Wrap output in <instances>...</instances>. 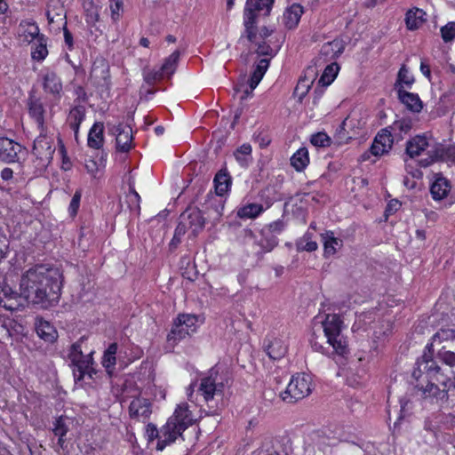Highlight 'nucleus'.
<instances>
[{"instance_id": "obj_13", "label": "nucleus", "mask_w": 455, "mask_h": 455, "mask_svg": "<svg viewBox=\"0 0 455 455\" xmlns=\"http://www.w3.org/2000/svg\"><path fill=\"white\" fill-rule=\"evenodd\" d=\"M112 132L116 134V149L119 152L126 153L132 148V128L122 124L112 128Z\"/></svg>"}, {"instance_id": "obj_27", "label": "nucleus", "mask_w": 455, "mask_h": 455, "mask_svg": "<svg viewBox=\"0 0 455 455\" xmlns=\"http://www.w3.org/2000/svg\"><path fill=\"white\" fill-rule=\"evenodd\" d=\"M425 12L423 10L415 8L409 10L406 12L405 16V23L406 27L409 30H416L418 29L425 21L424 16Z\"/></svg>"}, {"instance_id": "obj_25", "label": "nucleus", "mask_w": 455, "mask_h": 455, "mask_svg": "<svg viewBox=\"0 0 455 455\" xmlns=\"http://www.w3.org/2000/svg\"><path fill=\"white\" fill-rule=\"evenodd\" d=\"M267 355L272 360H279L283 358L287 352V346L283 340L279 339H274L270 340L265 348Z\"/></svg>"}, {"instance_id": "obj_18", "label": "nucleus", "mask_w": 455, "mask_h": 455, "mask_svg": "<svg viewBox=\"0 0 455 455\" xmlns=\"http://www.w3.org/2000/svg\"><path fill=\"white\" fill-rule=\"evenodd\" d=\"M399 100L412 112L419 113L423 108L422 101L416 93L409 92L403 88L397 92Z\"/></svg>"}, {"instance_id": "obj_14", "label": "nucleus", "mask_w": 455, "mask_h": 455, "mask_svg": "<svg viewBox=\"0 0 455 455\" xmlns=\"http://www.w3.org/2000/svg\"><path fill=\"white\" fill-rule=\"evenodd\" d=\"M43 88L46 93L60 99L62 92V83L59 76L51 70H45L42 74Z\"/></svg>"}, {"instance_id": "obj_34", "label": "nucleus", "mask_w": 455, "mask_h": 455, "mask_svg": "<svg viewBox=\"0 0 455 455\" xmlns=\"http://www.w3.org/2000/svg\"><path fill=\"white\" fill-rule=\"evenodd\" d=\"M413 83L414 77L412 75L410 74L409 68L406 67V65H402L397 74V79L395 84V89L396 90V92H398L399 88L404 89V85L407 86L408 88H411Z\"/></svg>"}, {"instance_id": "obj_36", "label": "nucleus", "mask_w": 455, "mask_h": 455, "mask_svg": "<svg viewBox=\"0 0 455 455\" xmlns=\"http://www.w3.org/2000/svg\"><path fill=\"white\" fill-rule=\"evenodd\" d=\"M20 28H22L23 35L28 43L36 41L43 35L36 22L21 21Z\"/></svg>"}, {"instance_id": "obj_59", "label": "nucleus", "mask_w": 455, "mask_h": 455, "mask_svg": "<svg viewBox=\"0 0 455 455\" xmlns=\"http://www.w3.org/2000/svg\"><path fill=\"white\" fill-rule=\"evenodd\" d=\"M400 207H401V203L397 199L390 200L386 207V210H385L386 219H387L389 215H392L395 212H396Z\"/></svg>"}, {"instance_id": "obj_31", "label": "nucleus", "mask_w": 455, "mask_h": 455, "mask_svg": "<svg viewBox=\"0 0 455 455\" xmlns=\"http://www.w3.org/2000/svg\"><path fill=\"white\" fill-rule=\"evenodd\" d=\"M37 335L46 342H53L57 338V331L46 321H39L36 325Z\"/></svg>"}, {"instance_id": "obj_17", "label": "nucleus", "mask_w": 455, "mask_h": 455, "mask_svg": "<svg viewBox=\"0 0 455 455\" xmlns=\"http://www.w3.org/2000/svg\"><path fill=\"white\" fill-rule=\"evenodd\" d=\"M71 362L74 365L73 374L75 380H82L86 371L90 368V365L92 364V359L90 355L84 356L83 353H78L73 356V360H71Z\"/></svg>"}, {"instance_id": "obj_28", "label": "nucleus", "mask_w": 455, "mask_h": 455, "mask_svg": "<svg viewBox=\"0 0 455 455\" xmlns=\"http://www.w3.org/2000/svg\"><path fill=\"white\" fill-rule=\"evenodd\" d=\"M450 188L449 181L445 178H437L430 188L433 199L441 200L444 198L448 195Z\"/></svg>"}, {"instance_id": "obj_5", "label": "nucleus", "mask_w": 455, "mask_h": 455, "mask_svg": "<svg viewBox=\"0 0 455 455\" xmlns=\"http://www.w3.org/2000/svg\"><path fill=\"white\" fill-rule=\"evenodd\" d=\"M180 222L187 229H191L194 235H196L204 229L205 219L198 208L188 207L180 214Z\"/></svg>"}, {"instance_id": "obj_54", "label": "nucleus", "mask_w": 455, "mask_h": 455, "mask_svg": "<svg viewBox=\"0 0 455 455\" xmlns=\"http://www.w3.org/2000/svg\"><path fill=\"white\" fill-rule=\"evenodd\" d=\"M81 197H82L81 191L76 190L71 199V202H70L69 207H68L69 215L71 217H75L77 214L79 205H80Z\"/></svg>"}, {"instance_id": "obj_15", "label": "nucleus", "mask_w": 455, "mask_h": 455, "mask_svg": "<svg viewBox=\"0 0 455 455\" xmlns=\"http://www.w3.org/2000/svg\"><path fill=\"white\" fill-rule=\"evenodd\" d=\"M129 413L132 419H147L151 414V403L148 399L137 397L131 402Z\"/></svg>"}, {"instance_id": "obj_47", "label": "nucleus", "mask_w": 455, "mask_h": 455, "mask_svg": "<svg viewBox=\"0 0 455 455\" xmlns=\"http://www.w3.org/2000/svg\"><path fill=\"white\" fill-rule=\"evenodd\" d=\"M187 230L188 229L180 222H179L175 228L173 237L169 243L171 251H173L178 247L181 242V237L186 234Z\"/></svg>"}, {"instance_id": "obj_39", "label": "nucleus", "mask_w": 455, "mask_h": 455, "mask_svg": "<svg viewBox=\"0 0 455 455\" xmlns=\"http://www.w3.org/2000/svg\"><path fill=\"white\" fill-rule=\"evenodd\" d=\"M323 240L324 253L326 255H333L337 251V248L342 245V241L334 237L333 232L329 231L322 235Z\"/></svg>"}, {"instance_id": "obj_23", "label": "nucleus", "mask_w": 455, "mask_h": 455, "mask_svg": "<svg viewBox=\"0 0 455 455\" xmlns=\"http://www.w3.org/2000/svg\"><path fill=\"white\" fill-rule=\"evenodd\" d=\"M28 108L31 117L36 120L38 126L42 127L44 122V108L41 100L30 95L28 100Z\"/></svg>"}, {"instance_id": "obj_58", "label": "nucleus", "mask_w": 455, "mask_h": 455, "mask_svg": "<svg viewBox=\"0 0 455 455\" xmlns=\"http://www.w3.org/2000/svg\"><path fill=\"white\" fill-rule=\"evenodd\" d=\"M54 435L57 436H65L68 432V427H66L63 419L61 418L58 419L54 424L53 428Z\"/></svg>"}, {"instance_id": "obj_52", "label": "nucleus", "mask_w": 455, "mask_h": 455, "mask_svg": "<svg viewBox=\"0 0 455 455\" xmlns=\"http://www.w3.org/2000/svg\"><path fill=\"white\" fill-rule=\"evenodd\" d=\"M389 129L393 132H399L400 136L402 133H407L411 129V122L407 119L397 120L393 123Z\"/></svg>"}, {"instance_id": "obj_63", "label": "nucleus", "mask_w": 455, "mask_h": 455, "mask_svg": "<svg viewBox=\"0 0 455 455\" xmlns=\"http://www.w3.org/2000/svg\"><path fill=\"white\" fill-rule=\"evenodd\" d=\"M85 169L89 173H95L98 171V164L97 163L92 159H88L85 161Z\"/></svg>"}, {"instance_id": "obj_40", "label": "nucleus", "mask_w": 455, "mask_h": 455, "mask_svg": "<svg viewBox=\"0 0 455 455\" xmlns=\"http://www.w3.org/2000/svg\"><path fill=\"white\" fill-rule=\"evenodd\" d=\"M180 52L179 50L174 51L169 57H167L163 65L161 66L162 72L170 77L175 72L178 62L180 60Z\"/></svg>"}, {"instance_id": "obj_1", "label": "nucleus", "mask_w": 455, "mask_h": 455, "mask_svg": "<svg viewBox=\"0 0 455 455\" xmlns=\"http://www.w3.org/2000/svg\"><path fill=\"white\" fill-rule=\"evenodd\" d=\"M57 269L36 265L27 270L20 281V293L4 282H0V307L17 310L20 307L19 299L40 308L56 305L60 298L61 280Z\"/></svg>"}, {"instance_id": "obj_24", "label": "nucleus", "mask_w": 455, "mask_h": 455, "mask_svg": "<svg viewBox=\"0 0 455 455\" xmlns=\"http://www.w3.org/2000/svg\"><path fill=\"white\" fill-rule=\"evenodd\" d=\"M171 425H164L160 430V435L157 437L156 449L163 451L167 445L173 443L180 435L179 432L170 427Z\"/></svg>"}, {"instance_id": "obj_32", "label": "nucleus", "mask_w": 455, "mask_h": 455, "mask_svg": "<svg viewBox=\"0 0 455 455\" xmlns=\"http://www.w3.org/2000/svg\"><path fill=\"white\" fill-rule=\"evenodd\" d=\"M309 163L308 151L306 148H300L291 157V164L296 171H303Z\"/></svg>"}, {"instance_id": "obj_4", "label": "nucleus", "mask_w": 455, "mask_h": 455, "mask_svg": "<svg viewBox=\"0 0 455 455\" xmlns=\"http://www.w3.org/2000/svg\"><path fill=\"white\" fill-rule=\"evenodd\" d=\"M440 345L441 347L437 351L443 350H454L455 351V330L454 329H441L432 337L431 343L427 344L424 354L431 355L433 357V350L435 346Z\"/></svg>"}, {"instance_id": "obj_8", "label": "nucleus", "mask_w": 455, "mask_h": 455, "mask_svg": "<svg viewBox=\"0 0 455 455\" xmlns=\"http://www.w3.org/2000/svg\"><path fill=\"white\" fill-rule=\"evenodd\" d=\"M344 51V44L341 40L334 39L323 44L319 52L318 57L315 60V66H322L328 61L336 60Z\"/></svg>"}, {"instance_id": "obj_56", "label": "nucleus", "mask_w": 455, "mask_h": 455, "mask_svg": "<svg viewBox=\"0 0 455 455\" xmlns=\"http://www.w3.org/2000/svg\"><path fill=\"white\" fill-rule=\"evenodd\" d=\"M116 363V358L115 355L104 352L102 357V365L105 367L108 374H112V371Z\"/></svg>"}, {"instance_id": "obj_21", "label": "nucleus", "mask_w": 455, "mask_h": 455, "mask_svg": "<svg viewBox=\"0 0 455 455\" xmlns=\"http://www.w3.org/2000/svg\"><path fill=\"white\" fill-rule=\"evenodd\" d=\"M429 147L427 139L424 135H417L406 143V155L411 158L419 156L422 151Z\"/></svg>"}, {"instance_id": "obj_26", "label": "nucleus", "mask_w": 455, "mask_h": 455, "mask_svg": "<svg viewBox=\"0 0 455 455\" xmlns=\"http://www.w3.org/2000/svg\"><path fill=\"white\" fill-rule=\"evenodd\" d=\"M269 62H270L269 59H261L257 63V65L249 79L251 92H253V90L258 86V84L263 78L266 71L268 68Z\"/></svg>"}, {"instance_id": "obj_60", "label": "nucleus", "mask_w": 455, "mask_h": 455, "mask_svg": "<svg viewBox=\"0 0 455 455\" xmlns=\"http://www.w3.org/2000/svg\"><path fill=\"white\" fill-rule=\"evenodd\" d=\"M435 161H441L439 157L435 156V147L429 150L428 156L419 161V165L422 167H427Z\"/></svg>"}, {"instance_id": "obj_12", "label": "nucleus", "mask_w": 455, "mask_h": 455, "mask_svg": "<svg viewBox=\"0 0 455 455\" xmlns=\"http://www.w3.org/2000/svg\"><path fill=\"white\" fill-rule=\"evenodd\" d=\"M393 142L394 139L389 127L384 128L376 135L371 147V153L374 156H382L391 149Z\"/></svg>"}, {"instance_id": "obj_41", "label": "nucleus", "mask_w": 455, "mask_h": 455, "mask_svg": "<svg viewBox=\"0 0 455 455\" xmlns=\"http://www.w3.org/2000/svg\"><path fill=\"white\" fill-rule=\"evenodd\" d=\"M251 147L250 144H243L234 153L236 161L241 166L246 167L251 160Z\"/></svg>"}, {"instance_id": "obj_6", "label": "nucleus", "mask_w": 455, "mask_h": 455, "mask_svg": "<svg viewBox=\"0 0 455 455\" xmlns=\"http://www.w3.org/2000/svg\"><path fill=\"white\" fill-rule=\"evenodd\" d=\"M274 0H247L243 11V25L245 28H255L256 11L267 9L269 13Z\"/></svg>"}, {"instance_id": "obj_46", "label": "nucleus", "mask_w": 455, "mask_h": 455, "mask_svg": "<svg viewBox=\"0 0 455 455\" xmlns=\"http://www.w3.org/2000/svg\"><path fill=\"white\" fill-rule=\"evenodd\" d=\"M179 324H184L190 332L196 331V325L197 323V316L191 314H180L177 318Z\"/></svg>"}, {"instance_id": "obj_53", "label": "nucleus", "mask_w": 455, "mask_h": 455, "mask_svg": "<svg viewBox=\"0 0 455 455\" xmlns=\"http://www.w3.org/2000/svg\"><path fill=\"white\" fill-rule=\"evenodd\" d=\"M286 227L285 222L283 220H277L267 226L263 228L266 231H269V233L274 234L276 237L284 230Z\"/></svg>"}, {"instance_id": "obj_38", "label": "nucleus", "mask_w": 455, "mask_h": 455, "mask_svg": "<svg viewBox=\"0 0 455 455\" xmlns=\"http://www.w3.org/2000/svg\"><path fill=\"white\" fill-rule=\"evenodd\" d=\"M190 333V331L184 324H179L178 320L175 319L172 330L168 333L167 339L170 342L177 343Z\"/></svg>"}, {"instance_id": "obj_29", "label": "nucleus", "mask_w": 455, "mask_h": 455, "mask_svg": "<svg viewBox=\"0 0 455 455\" xmlns=\"http://www.w3.org/2000/svg\"><path fill=\"white\" fill-rule=\"evenodd\" d=\"M47 40L48 38L44 35H42L35 41L31 51V57L34 60L43 61L47 57Z\"/></svg>"}, {"instance_id": "obj_20", "label": "nucleus", "mask_w": 455, "mask_h": 455, "mask_svg": "<svg viewBox=\"0 0 455 455\" xmlns=\"http://www.w3.org/2000/svg\"><path fill=\"white\" fill-rule=\"evenodd\" d=\"M303 12V7L300 4H291L285 10L283 16L285 27L289 29L295 28L298 26Z\"/></svg>"}, {"instance_id": "obj_7", "label": "nucleus", "mask_w": 455, "mask_h": 455, "mask_svg": "<svg viewBox=\"0 0 455 455\" xmlns=\"http://www.w3.org/2000/svg\"><path fill=\"white\" fill-rule=\"evenodd\" d=\"M216 376L217 371L212 369L209 376L201 379L198 391L206 402L212 401L215 395H221L223 393L224 385L216 382Z\"/></svg>"}, {"instance_id": "obj_19", "label": "nucleus", "mask_w": 455, "mask_h": 455, "mask_svg": "<svg viewBox=\"0 0 455 455\" xmlns=\"http://www.w3.org/2000/svg\"><path fill=\"white\" fill-rule=\"evenodd\" d=\"M91 76L95 79V82L99 87L109 88L110 85V75L109 68L104 61H100V64H94L91 72Z\"/></svg>"}, {"instance_id": "obj_33", "label": "nucleus", "mask_w": 455, "mask_h": 455, "mask_svg": "<svg viewBox=\"0 0 455 455\" xmlns=\"http://www.w3.org/2000/svg\"><path fill=\"white\" fill-rule=\"evenodd\" d=\"M214 183L217 195L222 196L231 186V177L226 171L220 170L215 175Z\"/></svg>"}, {"instance_id": "obj_49", "label": "nucleus", "mask_w": 455, "mask_h": 455, "mask_svg": "<svg viewBox=\"0 0 455 455\" xmlns=\"http://www.w3.org/2000/svg\"><path fill=\"white\" fill-rule=\"evenodd\" d=\"M331 138L327 133L320 132L311 136L310 141L315 147H328L331 145Z\"/></svg>"}, {"instance_id": "obj_62", "label": "nucleus", "mask_w": 455, "mask_h": 455, "mask_svg": "<svg viewBox=\"0 0 455 455\" xmlns=\"http://www.w3.org/2000/svg\"><path fill=\"white\" fill-rule=\"evenodd\" d=\"M63 34H64L65 43L68 46V49L71 50L73 48V36H72V33L68 29L67 27H64Z\"/></svg>"}, {"instance_id": "obj_10", "label": "nucleus", "mask_w": 455, "mask_h": 455, "mask_svg": "<svg viewBox=\"0 0 455 455\" xmlns=\"http://www.w3.org/2000/svg\"><path fill=\"white\" fill-rule=\"evenodd\" d=\"M190 413L187 403L179 404L173 413L169 418L165 425H171L170 427L180 433L181 436L182 432L188 427L190 421Z\"/></svg>"}, {"instance_id": "obj_51", "label": "nucleus", "mask_w": 455, "mask_h": 455, "mask_svg": "<svg viewBox=\"0 0 455 455\" xmlns=\"http://www.w3.org/2000/svg\"><path fill=\"white\" fill-rule=\"evenodd\" d=\"M441 36L445 43L451 42L455 39V22H448L441 28Z\"/></svg>"}, {"instance_id": "obj_50", "label": "nucleus", "mask_w": 455, "mask_h": 455, "mask_svg": "<svg viewBox=\"0 0 455 455\" xmlns=\"http://www.w3.org/2000/svg\"><path fill=\"white\" fill-rule=\"evenodd\" d=\"M437 358L450 367H455V351L443 350L437 351Z\"/></svg>"}, {"instance_id": "obj_61", "label": "nucleus", "mask_w": 455, "mask_h": 455, "mask_svg": "<svg viewBox=\"0 0 455 455\" xmlns=\"http://www.w3.org/2000/svg\"><path fill=\"white\" fill-rule=\"evenodd\" d=\"M146 430L149 439L157 438L160 435V432L154 424H148Z\"/></svg>"}, {"instance_id": "obj_2", "label": "nucleus", "mask_w": 455, "mask_h": 455, "mask_svg": "<svg viewBox=\"0 0 455 455\" xmlns=\"http://www.w3.org/2000/svg\"><path fill=\"white\" fill-rule=\"evenodd\" d=\"M327 342L333 347L336 354L344 355L347 353V344L341 334L344 323L338 314H328L322 323Z\"/></svg>"}, {"instance_id": "obj_11", "label": "nucleus", "mask_w": 455, "mask_h": 455, "mask_svg": "<svg viewBox=\"0 0 455 455\" xmlns=\"http://www.w3.org/2000/svg\"><path fill=\"white\" fill-rule=\"evenodd\" d=\"M22 146L14 140L3 137L0 138V160L11 164L19 160V154Z\"/></svg>"}, {"instance_id": "obj_35", "label": "nucleus", "mask_w": 455, "mask_h": 455, "mask_svg": "<svg viewBox=\"0 0 455 455\" xmlns=\"http://www.w3.org/2000/svg\"><path fill=\"white\" fill-rule=\"evenodd\" d=\"M339 70V67L336 62L328 64L318 81V84L323 87L330 85L337 76Z\"/></svg>"}, {"instance_id": "obj_3", "label": "nucleus", "mask_w": 455, "mask_h": 455, "mask_svg": "<svg viewBox=\"0 0 455 455\" xmlns=\"http://www.w3.org/2000/svg\"><path fill=\"white\" fill-rule=\"evenodd\" d=\"M312 378L306 373H297L291 379L284 392L281 393L283 402L293 403L308 396L312 392Z\"/></svg>"}, {"instance_id": "obj_30", "label": "nucleus", "mask_w": 455, "mask_h": 455, "mask_svg": "<svg viewBox=\"0 0 455 455\" xmlns=\"http://www.w3.org/2000/svg\"><path fill=\"white\" fill-rule=\"evenodd\" d=\"M265 210L262 204H248L237 210V216L241 219H255Z\"/></svg>"}, {"instance_id": "obj_55", "label": "nucleus", "mask_w": 455, "mask_h": 455, "mask_svg": "<svg viewBox=\"0 0 455 455\" xmlns=\"http://www.w3.org/2000/svg\"><path fill=\"white\" fill-rule=\"evenodd\" d=\"M110 11H111V18L114 22H116L121 17V11L123 9V1L122 0H110Z\"/></svg>"}, {"instance_id": "obj_45", "label": "nucleus", "mask_w": 455, "mask_h": 455, "mask_svg": "<svg viewBox=\"0 0 455 455\" xmlns=\"http://www.w3.org/2000/svg\"><path fill=\"white\" fill-rule=\"evenodd\" d=\"M259 197L264 208L268 209L276 201L275 188L269 186L264 188L259 192Z\"/></svg>"}, {"instance_id": "obj_57", "label": "nucleus", "mask_w": 455, "mask_h": 455, "mask_svg": "<svg viewBox=\"0 0 455 455\" xmlns=\"http://www.w3.org/2000/svg\"><path fill=\"white\" fill-rule=\"evenodd\" d=\"M256 52L259 56L273 57L276 54L277 50L273 49L268 44L263 42L261 44H258Z\"/></svg>"}, {"instance_id": "obj_44", "label": "nucleus", "mask_w": 455, "mask_h": 455, "mask_svg": "<svg viewBox=\"0 0 455 455\" xmlns=\"http://www.w3.org/2000/svg\"><path fill=\"white\" fill-rule=\"evenodd\" d=\"M143 79L145 83H147L148 85H154L156 82L161 81L164 76V72H162V69H150L148 68H145L142 72Z\"/></svg>"}, {"instance_id": "obj_64", "label": "nucleus", "mask_w": 455, "mask_h": 455, "mask_svg": "<svg viewBox=\"0 0 455 455\" xmlns=\"http://www.w3.org/2000/svg\"><path fill=\"white\" fill-rule=\"evenodd\" d=\"M420 71L422 72V74L427 77L428 79H430L431 77V70H430V67L427 63H426L425 60H421L420 62Z\"/></svg>"}, {"instance_id": "obj_42", "label": "nucleus", "mask_w": 455, "mask_h": 455, "mask_svg": "<svg viewBox=\"0 0 455 455\" xmlns=\"http://www.w3.org/2000/svg\"><path fill=\"white\" fill-rule=\"evenodd\" d=\"M296 249L298 251H305L312 252L317 249V243L312 240V235L307 232L299 240L297 241Z\"/></svg>"}, {"instance_id": "obj_37", "label": "nucleus", "mask_w": 455, "mask_h": 455, "mask_svg": "<svg viewBox=\"0 0 455 455\" xmlns=\"http://www.w3.org/2000/svg\"><path fill=\"white\" fill-rule=\"evenodd\" d=\"M355 119L352 116H347L340 124L339 127L336 130L334 138L339 144L347 143L349 140L352 139V136L349 135V132L347 127L352 126V122Z\"/></svg>"}, {"instance_id": "obj_9", "label": "nucleus", "mask_w": 455, "mask_h": 455, "mask_svg": "<svg viewBox=\"0 0 455 455\" xmlns=\"http://www.w3.org/2000/svg\"><path fill=\"white\" fill-rule=\"evenodd\" d=\"M55 152L52 139L46 136H39L34 141L33 155L43 162L50 163Z\"/></svg>"}, {"instance_id": "obj_16", "label": "nucleus", "mask_w": 455, "mask_h": 455, "mask_svg": "<svg viewBox=\"0 0 455 455\" xmlns=\"http://www.w3.org/2000/svg\"><path fill=\"white\" fill-rule=\"evenodd\" d=\"M260 237L255 238L254 243L259 247L258 254H264L272 251L278 245V237L262 228L259 232Z\"/></svg>"}, {"instance_id": "obj_43", "label": "nucleus", "mask_w": 455, "mask_h": 455, "mask_svg": "<svg viewBox=\"0 0 455 455\" xmlns=\"http://www.w3.org/2000/svg\"><path fill=\"white\" fill-rule=\"evenodd\" d=\"M435 156L439 157L441 161H455V145H450L444 147L442 144L435 146Z\"/></svg>"}, {"instance_id": "obj_48", "label": "nucleus", "mask_w": 455, "mask_h": 455, "mask_svg": "<svg viewBox=\"0 0 455 455\" xmlns=\"http://www.w3.org/2000/svg\"><path fill=\"white\" fill-rule=\"evenodd\" d=\"M85 117V108L84 106H76L73 108L68 115L69 123L81 124Z\"/></svg>"}, {"instance_id": "obj_22", "label": "nucleus", "mask_w": 455, "mask_h": 455, "mask_svg": "<svg viewBox=\"0 0 455 455\" xmlns=\"http://www.w3.org/2000/svg\"><path fill=\"white\" fill-rule=\"evenodd\" d=\"M104 142V124L96 122L89 131L87 144L90 148L100 149Z\"/></svg>"}]
</instances>
